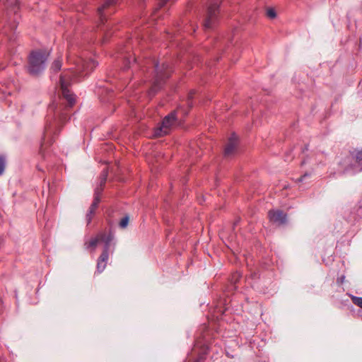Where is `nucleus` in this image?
<instances>
[{
    "instance_id": "5",
    "label": "nucleus",
    "mask_w": 362,
    "mask_h": 362,
    "mask_svg": "<svg viewBox=\"0 0 362 362\" xmlns=\"http://www.w3.org/2000/svg\"><path fill=\"white\" fill-rule=\"evenodd\" d=\"M176 121L175 112H173L163 119L161 124L155 129V135L160 137L166 135Z\"/></svg>"
},
{
    "instance_id": "6",
    "label": "nucleus",
    "mask_w": 362,
    "mask_h": 362,
    "mask_svg": "<svg viewBox=\"0 0 362 362\" xmlns=\"http://www.w3.org/2000/svg\"><path fill=\"white\" fill-rule=\"evenodd\" d=\"M118 0H103L100 6L98 8V14L100 21L103 23L106 21V17L112 14L115 11V6Z\"/></svg>"
},
{
    "instance_id": "4",
    "label": "nucleus",
    "mask_w": 362,
    "mask_h": 362,
    "mask_svg": "<svg viewBox=\"0 0 362 362\" xmlns=\"http://www.w3.org/2000/svg\"><path fill=\"white\" fill-rule=\"evenodd\" d=\"M220 0H214L210 2L207 8L203 25L205 29H211L216 23L218 16V6Z\"/></svg>"
},
{
    "instance_id": "24",
    "label": "nucleus",
    "mask_w": 362,
    "mask_h": 362,
    "mask_svg": "<svg viewBox=\"0 0 362 362\" xmlns=\"http://www.w3.org/2000/svg\"><path fill=\"white\" fill-rule=\"evenodd\" d=\"M105 180H106V178L105 177V178L103 179V180L101 182V185H103V184H104V183L105 182Z\"/></svg>"
},
{
    "instance_id": "15",
    "label": "nucleus",
    "mask_w": 362,
    "mask_h": 362,
    "mask_svg": "<svg viewBox=\"0 0 362 362\" xmlns=\"http://www.w3.org/2000/svg\"><path fill=\"white\" fill-rule=\"evenodd\" d=\"M62 57L60 56V57H57V59H56L52 64L51 70H52L54 72L58 71L59 70H60V69L62 67Z\"/></svg>"
},
{
    "instance_id": "17",
    "label": "nucleus",
    "mask_w": 362,
    "mask_h": 362,
    "mask_svg": "<svg viewBox=\"0 0 362 362\" xmlns=\"http://www.w3.org/2000/svg\"><path fill=\"white\" fill-rule=\"evenodd\" d=\"M351 300L356 305L362 308V298L361 297L352 296Z\"/></svg>"
},
{
    "instance_id": "19",
    "label": "nucleus",
    "mask_w": 362,
    "mask_h": 362,
    "mask_svg": "<svg viewBox=\"0 0 362 362\" xmlns=\"http://www.w3.org/2000/svg\"><path fill=\"white\" fill-rule=\"evenodd\" d=\"M57 115H58V120L59 122H64L65 120H66V118H67V115L66 113H64V112H60V110H57Z\"/></svg>"
},
{
    "instance_id": "21",
    "label": "nucleus",
    "mask_w": 362,
    "mask_h": 362,
    "mask_svg": "<svg viewBox=\"0 0 362 362\" xmlns=\"http://www.w3.org/2000/svg\"><path fill=\"white\" fill-rule=\"evenodd\" d=\"M6 163L4 160H0V175H1L5 170Z\"/></svg>"
},
{
    "instance_id": "10",
    "label": "nucleus",
    "mask_w": 362,
    "mask_h": 362,
    "mask_svg": "<svg viewBox=\"0 0 362 362\" xmlns=\"http://www.w3.org/2000/svg\"><path fill=\"white\" fill-rule=\"evenodd\" d=\"M109 235H112V234L106 235L104 233H99L95 237L90 238V240L88 242L85 243V247L87 250L90 252L95 251L98 245L100 242H104L105 243V240Z\"/></svg>"
},
{
    "instance_id": "23",
    "label": "nucleus",
    "mask_w": 362,
    "mask_h": 362,
    "mask_svg": "<svg viewBox=\"0 0 362 362\" xmlns=\"http://www.w3.org/2000/svg\"><path fill=\"white\" fill-rule=\"evenodd\" d=\"M356 158H362V149L357 151L356 154Z\"/></svg>"
},
{
    "instance_id": "18",
    "label": "nucleus",
    "mask_w": 362,
    "mask_h": 362,
    "mask_svg": "<svg viewBox=\"0 0 362 362\" xmlns=\"http://www.w3.org/2000/svg\"><path fill=\"white\" fill-rule=\"evenodd\" d=\"M129 220V218L128 216L123 217L119 222V226L122 228H125L128 226Z\"/></svg>"
},
{
    "instance_id": "20",
    "label": "nucleus",
    "mask_w": 362,
    "mask_h": 362,
    "mask_svg": "<svg viewBox=\"0 0 362 362\" xmlns=\"http://www.w3.org/2000/svg\"><path fill=\"white\" fill-rule=\"evenodd\" d=\"M267 16L269 18H276V12L274 11V8H269L267 10Z\"/></svg>"
},
{
    "instance_id": "12",
    "label": "nucleus",
    "mask_w": 362,
    "mask_h": 362,
    "mask_svg": "<svg viewBox=\"0 0 362 362\" xmlns=\"http://www.w3.org/2000/svg\"><path fill=\"white\" fill-rule=\"evenodd\" d=\"M351 168L354 173L362 171V160H351Z\"/></svg>"
},
{
    "instance_id": "1",
    "label": "nucleus",
    "mask_w": 362,
    "mask_h": 362,
    "mask_svg": "<svg viewBox=\"0 0 362 362\" xmlns=\"http://www.w3.org/2000/svg\"><path fill=\"white\" fill-rule=\"evenodd\" d=\"M74 64V67L64 71L60 76L62 94L70 107L75 103V96L67 88L69 81L86 76L97 66L98 63L93 59H85L79 57L76 59Z\"/></svg>"
},
{
    "instance_id": "13",
    "label": "nucleus",
    "mask_w": 362,
    "mask_h": 362,
    "mask_svg": "<svg viewBox=\"0 0 362 362\" xmlns=\"http://www.w3.org/2000/svg\"><path fill=\"white\" fill-rule=\"evenodd\" d=\"M100 201V192L96 191L95 197H94V200L89 208L90 213H95L96 209L98 208Z\"/></svg>"
},
{
    "instance_id": "14",
    "label": "nucleus",
    "mask_w": 362,
    "mask_h": 362,
    "mask_svg": "<svg viewBox=\"0 0 362 362\" xmlns=\"http://www.w3.org/2000/svg\"><path fill=\"white\" fill-rule=\"evenodd\" d=\"M5 6L7 8L11 9L14 13L16 12L18 9V2L17 0H6L4 2Z\"/></svg>"
},
{
    "instance_id": "16",
    "label": "nucleus",
    "mask_w": 362,
    "mask_h": 362,
    "mask_svg": "<svg viewBox=\"0 0 362 362\" xmlns=\"http://www.w3.org/2000/svg\"><path fill=\"white\" fill-rule=\"evenodd\" d=\"M174 1L175 0H159L158 6L153 10L152 13V16H154L157 11L159 10L160 8L163 7L168 4H173Z\"/></svg>"
},
{
    "instance_id": "2",
    "label": "nucleus",
    "mask_w": 362,
    "mask_h": 362,
    "mask_svg": "<svg viewBox=\"0 0 362 362\" xmlns=\"http://www.w3.org/2000/svg\"><path fill=\"white\" fill-rule=\"evenodd\" d=\"M49 53L45 51H33L30 53L28 71L32 75H37L45 69V62L48 58Z\"/></svg>"
},
{
    "instance_id": "3",
    "label": "nucleus",
    "mask_w": 362,
    "mask_h": 362,
    "mask_svg": "<svg viewBox=\"0 0 362 362\" xmlns=\"http://www.w3.org/2000/svg\"><path fill=\"white\" fill-rule=\"evenodd\" d=\"M155 75L153 84L149 90L150 95H154L162 86L163 83L170 76V69L168 64L164 62L155 63Z\"/></svg>"
},
{
    "instance_id": "7",
    "label": "nucleus",
    "mask_w": 362,
    "mask_h": 362,
    "mask_svg": "<svg viewBox=\"0 0 362 362\" xmlns=\"http://www.w3.org/2000/svg\"><path fill=\"white\" fill-rule=\"evenodd\" d=\"M113 239V235H109L105 240V246L104 250L99 257L97 262V272L98 273L103 272L107 265V260L109 259V247L110 243Z\"/></svg>"
},
{
    "instance_id": "25",
    "label": "nucleus",
    "mask_w": 362,
    "mask_h": 362,
    "mask_svg": "<svg viewBox=\"0 0 362 362\" xmlns=\"http://www.w3.org/2000/svg\"><path fill=\"white\" fill-rule=\"evenodd\" d=\"M1 158H3L0 156V159H1Z\"/></svg>"
},
{
    "instance_id": "22",
    "label": "nucleus",
    "mask_w": 362,
    "mask_h": 362,
    "mask_svg": "<svg viewBox=\"0 0 362 362\" xmlns=\"http://www.w3.org/2000/svg\"><path fill=\"white\" fill-rule=\"evenodd\" d=\"M94 214L95 213H90V210L88 209V211L86 214V221H87L88 224H89L90 223Z\"/></svg>"
},
{
    "instance_id": "11",
    "label": "nucleus",
    "mask_w": 362,
    "mask_h": 362,
    "mask_svg": "<svg viewBox=\"0 0 362 362\" xmlns=\"http://www.w3.org/2000/svg\"><path fill=\"white\" fill-rule=\"evenodd\" d=\"M268 216L271 222L284 224L286 221V214L279 210H271L268 213Z\"/></svg>"
},
{
    "instance_id": "8",
    "label": "nucleus",
    "mask_w": 362,
    "mask_h": 362,
    "mask_svg": "<svg viewBox=\"0 0 362 362\" xmlns=\"http://www.w3.org/2000/svg\"><path fill=\"white\" fill-rule=\"evenodd\" d=\"M52 124H47L45 126V133L44 134V137L41 142L40 152L41 156L45 157L47 156H49V154L45 153V151L48 146H49L53 142L54 139L52 137Z\"/></svg>"
},
{
    "instance_id": "9",
    "label": "nucleus",
    "mask_w": 362,
    "mask_h": 362,
    "mask_svg": "<svg viewBox=\"0 0 362 362\" xmlns=\"http://www.w3.org/2000/svg\"><path fill=\"white\" fill-rule=\"evenodd\" d=\"M239 139L238 136L233 133L228 138V142L224 148V156H234L238 149Z\"/></svg>"
}]
</instances>
